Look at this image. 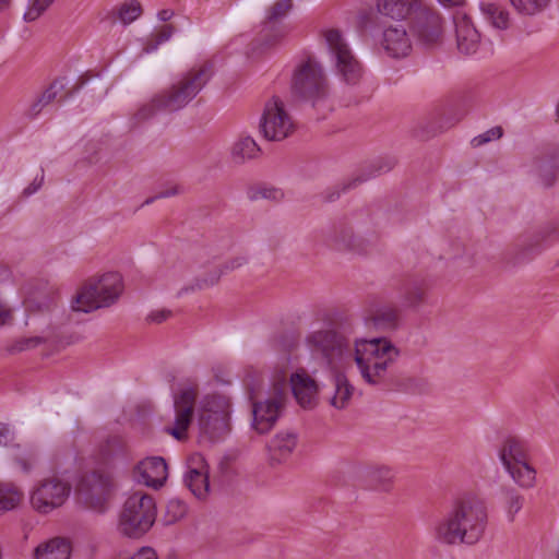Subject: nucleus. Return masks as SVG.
<instances>
[{
	"mask_svg": "<svg viewBox=\"0 0 559 559\" xmlns=\"http://www.w3.org/2000/svg\"><path fill=\"white\" fill-rule=\"evenodd\" d=\"M130 559H158V556L153 548L142 547Z\"/></svg>",
	"mask_w": 559,
	"mask_h": 559,
	"instance_id": "52",
	"label": "nucleus"
},
{
	"mask_svg": "<svg viewBox=\"0 0 559 559\" xmlns=\"http://www.w3.org/2000/svg\"><path fill=\"white\" fill-rule=\"evenodd\" d=\"M174 12L171 10H162L158 12V19L163 22H166L171 19Z\"/></svg>",
	"mask_w": 559,
	"mask_h": 559,
	"instance_id": "58",
	"label": "nucleus"
},
{
	"mask_svg": "<svg viewBox=\"0 0 559 559\" xmlns=\"http://www.w3.org/2000/svg\"><path fill=\"white\" fill-rule=\"evenodd\" d=\"M44 183V170L41 169V175L40 177H36L24 190H23V195L24 197H29L34 193H36L43 186Z\"/></svg>",
	"mask_w": 559,
	"mask_h": 559,
	"instance_id": "51",
	"label": "nucleus"
},
{
	"mask_svg": "<svg viewBox=\"0 0 559 559\" xmlns=\"http://www.w3.org/2000/svg\"><path fill=\"white\" fill-rule=\"evenodd\" d=\"M71 486L58 477L40 480L31 493L32 508L41 514H47L60 508L68 499Z\"/></svg>",
	"mask_w": 559,
	"mask_h": 559,
	"instance_id": "11",
	"label": "nucleus"
},
{
	"mask_svg": "<svg viewBox=\"0 0 559 559\" xmlns=\"http://www.w3.org/2000/svg\"><path fill=\"white\" fill-rule=\"evenodd\" d=\"M290 389L301 407H312L316 404L318 385L307 373H293L290 377Z\"/></svg>",
	"mask_w": 559,
	"mask_h": 559,
	"instance_id": "23",
	"label": "nucleus"
},
{
	"mask_svg": "<svg viewBox=\"0 0 559 559\" xmlns=\"http://www.w3.org/2000/svg\"><path fill=\"white\" fill-rule=\"evenodd\" d=\"M503 134V130L501 127L497 126V127H493L487 131H485L484 133L475 136L473 140H472V145L474 147H478V146H481L492 140H498L502 136Z\"/></svg>",
	"mask_w": 559,
	"mask_h": 559,
	"instance_id": "49",
	"label": "nucleus"
},
{
	"mask_svg": "<svg viewBox=\"0 0 559 559\" xmlns=\"http://www.w3.org/2000/svg\"><path fill=\"white\" fill-rule=\"evenodd\" d=\"M374 173L376 171H373V170L369 171L368 174L366 171H362V173L356 175L355 177H353L347 182L343 183L342 188L334 187V188L328 190L323 195L324 201L325 202L335 201L336 199H338L341 197L342 192H346L349 189L356 188L358 185L367 181L369 178L374 176Z\"/></svg>",
	"mask_w": 559,
	"mask_h": 559,
	"instance_id": "39",
	"label": "nucleus"
},
{
	"mask_svg": "<svg viewBox=\"0 0 559 559\" xmlns=\"http://www.w3.org/2000/svg\"><path fill=\"white\" fill-rule=\"evenodd\" d=\"M71 547L67 539L56 537L39 545L35 550V559H69Z\"/></svg>",
	"mask_w": 559,
	"mask_h": 559,
	"instance_id": "34",
	"label": "nucleus"
},
{
	"mask_svg": "<svg viewBox=\"0 0 559 559\" xmlns=\"http://www.w3.org/2000/svg\"><path fill=\"white\" fill-rule=\"evenodd\" d=\"M14 460L23 472L28 473L37 461V454L31 449L19 451L14 455Z\"/></svg>",
	"mask_w": 559,
	"mask_h": 559,
	"instance_id": "47",
	"label": "nucleus"
},
{
	"mask_svg": "<svg viewBox=\"0 0 559 559\" xmlns=\"http://www.w3.org/2000/svg\"><path fill=\"white\" fill-rule=\"evenodd\" d=\"M558 239L559 225H550L539 231L519 238L510 251L512 263L516 265L531 261L545 247Z\"/></svg>",
	"mask_w": 559,
	"mask_h": 559,
	"instance_id": "13",
	"label": "nucleus"
},
{
	"mask_svg": "<svg viewBox=\"0 0 559 559\" xmlns=\"http://www.w3.org/2000/svg\"><path fill=\"white\" fill-rule=\"evenodd\" d=\"M10 428L4 425L0 424V444H5L10 437Z\"/></svg>",
	"mask_w": 559,
	"mask_h": 559,
	"instance_id": "56",
	"label": "nucleus"
},
{
	"mask_svg": "<svg viewBox=\"0 0 559 559\" xmlns=\"http://www.w3.org/2000/svg\"><path fill=\"white\" fill-rule=\"evenodd\" d=\"M185 484L197 498L206 497L210 487L207 465L200 454L190 457Z\"/></svg>",
	"mask_w": 559,
	"mask_h": 559,
	"instance_id": "20",
	"label": "nucleus"
},
{
	"mask_svg": "<svg viewBox=\"0 0 559 559\" xmlns=\"http://www.w3.org/2000/svg\"><path fill=\"white\" fill-rule=\"evenodd\" d=\"M288 388L289 385L284 380H280L273 383L267 396L263 400H254L250 394L252 428L257 432L266 433L274 427L285 408Z\"/></svg>",
	"mask_w": 559,
	"mask_h": 559,
	"instance_id": "8",
	"label": "nucleus"
},
{
	"mask_svg": "<svg viewBox=\"0 0 559 559\" xmlns=\"http://www.w3.org/2000/svg\"><path fill=\"white\" fill-rule=\"evenodd\" d=\"M154 499L143 492H134L124 502L119 519V531L130 538H140L146 534L156 520Z\"/></svg>",
	"mask_w": 559,
	"mask_h": 559,
	"instance_id": "6",
	"label": "nucleus"
},
{
	"mask_svg": "<svg viewBox=\"0 0 559 559\" xmlns=\"http://www.w3.org/2000/svg\"><path fill=\"white\" fill-rule=\"evenodd\" d=\"M261 148L250 135H241L231 147V158L235 164H243L259 157Z\"/></svg>",
	"mask_w": 559,
	"mask_h": 559,
	"instance_id": "33",
	"label": "nucleus"
},
{
	"mask_svg": "<svg viewBox=\"0 0 559 559\" xmlns=\"http://www.w3.org/2000/svg\"><path fill=\"white\" fill-rule=\"evenodd\" d=\"M486 524L485 503L474 496H466L453 503L451 510L435 524L432 533L435 539L444 545H473L483 536Z\"/></svg>",
	"mask_w": 559,
	"mask_h": 559,
	"instance_id": "2",
	"label": "nucleus"
},
{
	"mask_svg": "<svg viewBox=\"0 0 559 559\" xmlns=\"http://www.w3.org/2000/svg\"><path fill=\"white\" fill-rule=\"evenodd\" d=\"M198 395L197 385L183 386L173 395L175 419L173 426L166 427L165 431L177 440L187 437V430L194 418Z\"/></svg>",
	"mask_w": 559,
	"mask_h": 559,
	"instance_id": "12",
	"label": "nucleus"
},
{
	"mask_svg": "<svg viewBox=\"0 0 559 559\" xmlns=\"http://www.w3.org/2000/svg\"><path fill=\"white\" fill-rule=\"evenodd\" d=\"M130 457L129 447L120 435L105 437L95 450V460L103 465H115Z\"/></svg>",
	"mask_w": 559,
	"mask_h": 559,
	"instance_id": "17",
	"label": "nucleus"
},
{
	"mask_svg": "<svg viewBox=\"0 0 559 559\" xmlns=\"http://www.w3.org/2000/svg\"><path fill=\"white\" fill-rule=\"evenodd\" d=\"M557 120L559 121V103H558V106H557Z\"/></svg>",
	"mask_w": 559,
	"mask_h": 559,
	"instance_id": "64",
	"label": "nucleus"
},
{
	"mask_svg": "<svg viewBox=\"0 0 559 559\" xmlns=\"http://www.w3.org/2000/svg\"><path fill=\"white\" fill-rule=\"evenodd\" d=\"M11 0H0V10L9 7Z\"/></svg>",
	"mask_w": 559,
	"mask_h": 559,
	"instance_id": "61",
	"label": "nucleus"
},
{
	"mask_svg": "<svg viewBox=\"0 0 559 559\" xmlns=\"http://www.w3.org/2000/svg\"><path fill=\"white\" fill-rule=\"evenodd\" d=\"M25 306L27 309H33L34 307L38 308V310H43V308L49 309V304H45V305L35 304V301L31 298L25 300Z\"/></svg>",
	"mask_w": 559,
	"mask_h": 559,
	"instance_id": "57",
	"label": "nucleus"
},
{
	"mask_svg": "<svg viewBox=\"0 0 559 559\" xmlns=\"http://www.w3.org/2000/svg\"><path fill=\"white\" fill-rule=\"evenodd\" d=\"M140 481L148 487L158 488L167 479V464L163 457H147L139 463Z\"/></svg>",
	"mask_w": 559,
	"mask_h": 559,
	"instance_id": "22",
	"label": "nucleus"
},
{
	"mask_svg": "<svg viewBox=\"0 0 559 559\" xmlns=\"http://www.w3.org/2000/svg\"><path fill=\"white\" fill-rule=\"evenodd\" d=\"M552 181H554V176H552L551 178H549L548 180H546V182H545V183H546L547 186H549V185H551V182H552Z\"/></svg>",
	"mask_w": 559,
	"mask_h": 559,
	"instance_id": "62",
	"label": "nucleus"
},
{
	"mask_svg": "<svg viewBox=\"0 0 559 559\" xmlns=\"http://www.w3.org/2000/svg\"><path fill=\"white\" fill-rule=\"evenodd\" d=\"M421 0H378V12L395 21L409 20L418 10Z\"/></svg>",
	"mask_w": 559,
	"mask_h": 559,
	"instance_id": "25",
	"label": "nucleus"
},
{
	"mask_svg": "<svg viewBox=\"0 0 559 559\" xmlns=\"http://www.w3.org/2000/svg\"><path fill=\"white\" fill-rule=\"evenodd\" d=\"M174 28L171 25H164L154 37L148 40L143 48V51L146 53L155 51L158 46L165 41H167L173 35Z\"/></svg>",
	"mask_w": 559,
	"mask_h": 559,
	"instance_id": "46",
	"label": "nucleus"
},
{
	"mask_svg": "<svg viewBox=\"0 0 559 559\" xmlns=\"http://www.w3.org/2000/svg\"><path fill=\"white\" fill-rule=\"evenodd\" d=\"M188 511L187 504L179 499H170L166 507V521L175 523L181 520Z\"/></svg>",
	"mask_w": 559,
	"mask_h": 559,
	"instance_id": "45",
	"label": "nucleus"
},
{
	"mask_svg": "<svg viewBox=\"0 0 559 559\" xmlns=\"http://www.w3.org/2000/svg\"><path fill=\"white\" fill-rule=\"evenodd\" d=\"M13 319L12 309L0 298V328Z\"/></svg>",
	"mask_w": 559,
	"mask_h": 559,
	"instance_id": "50",
	"label": "nucleus"
},
{
	"mask_svg": "<svg viewBox=\"0 0 559 559\" xmlns=\"http://www.w3.org/2000/svg\"><path fill=\"white\" fill-rule=\"evenodd\" d=\"M411 27L418 39L425 44L436 43L441 35L440 15L423 2L409 19Z\"/></svg>",
	"mask_w": 559,
	"mask_h": 559,
	"instance_id": "16",
	"label": "nucleus"
},
{
	"mask_svg": "<svg viewBox=\"0 0 559 559\" xmlns=\"http://www.w3.org/2000/svg\"><path fill=\"white\" fill-rule=\"evenodd\" d=\"M248 259L245 255L233 257L226 262H224L222 265L215 266L213 270L209 272L207 275L197 278L191 285L182 287L178 292V296L180 297L187 293H193L195 290H201L211 287L218 283L222 275L240 269L241 266L246 265Z\"/></svg>",
	"mask_w": 559,
	"mask_h": 559,
	"instance_id": "19",
	"label": "nucleus"
},
{
	"mask_svg": "<svg viewBox=\"0 0 559 559\" xmlns=\"http://www.w3.org/2000/svg\"><path fill=\"white\" fill-rule=\"evenodd\" d=\"M325 242L330 248L337 251L365 253L371 240L356 235L352 224L344 219L332 225L325 235Z\"/></svg>",
	"mask_w": 559,
	"mask_h": 559,
	"instance_id": "15",
	"label": "nucleus"
},
{
	"mask_svg": "<svg viewBox=\"0 0 559 559\" xmlns=\"http://www.w3.org/2000/svg\"><path fill=\"white\" fill-rule=\"evenodd\" d=\"M178 193H180V188L178 186H174L169 189L160 191L155 198L156 199L169 198V197H174Z\"/></svg>",
	"mask_w": 559,
	"mask_h": 559,
	"instance_id": "54",
	"label": "nucleus"
},
{
	"mask_svg": "<svg viewBox=\"0 0 559 559\" xmlns=\"http://www.w3.org/2000/svg\"><path fill=\"white\" fill-rule=\"evenodd\" d=\"M67 87V82L64 78L56 79L38 97L36 102H34L29 108V112L33 116H37L45 106L49 105L53 100L57 99L58 95L61 92H64Z\"/></svg>",
	"mask_w": 559,
	"mask_h": 559,
	"instance_id": "36",
	"label": "nucleus"
},
{
	"mask_svg": "<svg viewBox=\"0 0 559 559\" xmlns=\"http://www.w3.org/2000/svg\"><path fill=\"white\" fill-rule=\"evenodd\" d=\"M333 374L334 394L331 397V405L335 408H345L355 391L353 384H350L344 370H330Z\"/></svg>",
	"mask_w": 559,
	"mask_h": 559,
	"instance_id": "30",
	"label": "nucleus"
},
{
	"mask_svg": "<svg viewBox=\"0 0 559 559\" xmlns=\"http://www.w3.org/2000/svg\"><path fill=\"white\" fill-rule=\"evenodd\" d=\"M170 316H171L170 310L163 309V310H157V311L151 312V314L148 316V320L154 323H162L165 320H167Z\"/></svg>",
	"mask_w": 559,
	"mask_h": 559,
	"instance_id": "53",
	"label": "nucleus"
},
{
	"mask_svg": "<svg viewBox=\"0 0 559 559\" xmlns=\"http://www.w3.org/2000/svg\"><path fill=\"white\" fill-rule=\"evenodd\" d=\"M293 8V0H278L267 11L266 23L274 24L283 20Z\"/></svg>",
	"mask_w": 559,
	"mask_h": 559,
	"instance_id": "43",
	"label": "nucleus"
},
{
	"mask_svg": "<svg viewBox=\"0 0 559 559\" xmlns=\"http://www.w3.org/2000/svg\"><path fill=\"white\" fill-rule=\"evenodd\" d=\"M400 323V311L390 305L379 306L369 310L365 317V324L378 331H394Z\"/></svg>",
	"mask_w": 559,
	"mask_h": 559,
	"instance_id": "24",
	"label": "nucleus"
},
{
	"mask_svg": "<svg viewBox=\"0 0 559 559\" xmlns=\"http://www.w3.org/2000/svg\"><path fill=\"white\" fill-rule=\"evenodd\" d=\"M440 3L444 4V5H449V7H452V5H460L462 4V1L463 0H438Z\"/></svg>",
	"mask_w": 559,
	"mask_h": 559,
	"instance_id": "59",
	"label": "nucleus"
},
{
	"mask_svg": "<svg viewBox=\"0 0 559 559\" xmlns=\"http://www.w3.org/2000/svg\"><path fill=\"white\" fill-rule=\"evenodd\" d=\"M288 388L289 385L284 380H280L273 383L267 396L263 400H254L250 394L252 428L257 432L266 433L274 427L285 408Z\"/></svg>",
	"mask_w": 559,
	"mask_h": 559,
	"instance_id": "7",
	"label": "nucleus"
},
{
	"mask_svg": "<svg viewBox=\"0 0 559 559\" xmlns=\"http://www.w3.org/2000/svg\"><path fill=\"white\" fill-rule=\"evenodd\" d=\"M122 278L118 273H106L88 281L75 296L72 309L91 312L115 304L122 293Z\"/></svg>",
	"mask_w": 559,
	"mask_h": 559,
	"instance_id": "5",
	"label": "nucleus"
},
{
	"mask_svg": "<svg viewBox=\"0 0 559 559\" xmlns=\"http://www.w3.org/2000/svg\"><path fill=\"white\" fill-rule=\"evenodd\" d=\"M427 283L421 278L406 281L400 288V297L404 307L417 308L426 301Z\"/></svg>",
	"mask_w": 559,
	"mask_h": 559,
	"instance_id": "28",
	"label": "nucleus"
},
{
	"mask_svg": "<svg viewBox=\"0 0 559 559\" xmlns=\"http://www.w3.org/2000/svg\"><path fill=\"white\" fill-rule=\"evenodd\" d=\"M110 487L109 476L93 472L82 477L78 490L90 509L103 512L106 509Z\"/></svg>",
	"mask_w": 559,
	"mask_h": 559,
	"instance_id": "14",
	"label": "nucleus"
},
{
	"mask_svg": "<svg viewBox=\"0 0 559 559\" xmlns=\"http://www.w3.org/2000/svg\"><path fill=\"white\" fill-rule=\"evenodd\" d=\"M247 197L250 201L253 202L259 200L280 202L284 198V192L280 188L266 185H257L248 189Z\"/></svg>",
	"mask_w": 559,
	"mask_h": 559,
	"instance_id": "38",
	"label": "nucleus"
},
{
	"mask_svg": "<svg viewBox=\"0 0 559 559\" xmlns=\"http://www.w3.org/2000/svg\"><path fill=\"white\" fill-rule=\"evenodd\" d=\"M46 342V337L44 336H24L21 338L15 340L11 346L9 347V350L11 353H21L25 350H29L33 348H36L40 344Z\"/></svg>",
	"mask_w": 559,
	"mask_h": 559,
	"instance_id": "44",
	"label": "nucleus"
},
{
	"mask_svg": "<svg viewBox=\"0 0 559 559\" xmlns=\"http://www.w3.org/2000/svg\"><path fill=\"white\" fill-rule=\"evenodd\" d=\"M79 81L80 82H78L74 86H72L71 88L66 91L63 99H68L70 97H72L75 93H78L80 91V88L84 85L85 81L82 79H80Z\"/></svg>",
	"mask_w": 559,
	"mask_h": 559,
	"instance_id": "55",
	"label": "nucleus"
},
{
	"mask_svg": "<svg viewBox=\"0 0 559 559\" xmlns=\"http://www.w3.org/2000/svg\"><path fill=\"white\" fill-rule=\"evenodd\" d=\"M52 2L53 0H31L24 19L28 22L35 21Z\"/></svg>",
	"mask_w": 559,
	"mask_h": 559,
	"instance_id": "48",
	"label": "nucleus"
},
{
	"mask_svg": "<svg viewBox=\"0 0 559 559\" xmlns=\"http://www.w3.org/2000/svg\"><path fill=\"white\" fill-rule=\"evenodd\" d=\"M483 19L496 29L506 31L511 25L510 12L499 3L484 0L479 3Z\"/></svg>",
	"mask_w": 559,
	"mask_h": 559,
	"instance_id": "26",
	"label": "nucleus"
},
{
	"mask_svg": "<svg viewBox=\"0 0 559 559\" xmlns=\"http://www.w3.org/2000/svg\"><path fill=\"white\" fill-rule=\"evenodd\" d=\"M512 7L522 15H536L543 12L550 0H510Z\"/></svg>",
	"mask_w": 559,
	"mask_h": 559,
	"instance_id": "40",
	"label": "nucleus"
},
{
	"mask_svg": "<svg viewBox=\"0 0 559 559\" xmlns=\"http://www.w3.org/2000/svg\"><path fill=\"white\" fill-rule=\"evenodd\" d=\"M292 93L314 108L326 104L330 84L319 61L309 57L296 67L292 79Z\"/></svg>",
	"mask_w": 559,
	"mask_h": 559,
	"instance_id": "4",
	"label": "nucleus"
},
{
	"mask_svg": "<svg viewBox=\"0 0 559 559\" xmlns=\"http://www.w3.org/2000/svg\"><path fill=\"white\" fill-rule=\"evenodd\" d=\"M350 319H341L311 331L305 343L311 355L329 370H345L356 364L361 379L369 385H383L401 350L386 337H358Z\"/></svg>",
	"mask_w": 559,
	"mask_h": 559,
	"instance_id": "1",
	"label": "nucleus"
},
{
	"mask_svg": "<svg viewBox=\"0 0 559 559\" xmlns=\"http://www.w3.org/2000/svg\"><path fill=\"white\" fill-rule=\"evenodd\" d=\"M23 492L12 484H0V514L15 509L22 501Z\"/></svg>",
	"mask_w": 559,
	"mask_h": 559,
	"instance_id": "37",
	"label": "nucleus"
},
{
	"mask_svg": "<svg viewBox=\"0 0 559 559\" xmlns=\"http://www.w3.org/2000/svg\"><path fill=\"white\" fill-rule=\"evenodd\" d=\"M503 502L510 521L514 520L515 514L522 509L524 498L514 488H503Z\"/></svg>",
	"mask_w": 559,
	"mask_h": 559,
	"instance_id": "41",
	"label": "nucleus"
},
{
	"mask_svg": "<svg viewBox=\"0 0 559 559\" xmlns=\"http://www.w3.org/2000/svg\"><path fill=\"white\" fill-rule=\"evenodd\" d=\"M381 47L392 58L406 57L412 50V41L406 28L401 25H390L383 29Z\"/></svg>",
	"mask_w": 559,
	"mask_h": 559,
	"instance_id": "18",
	"label": "nucleus"
},
{
	"mask_svg": "<svg viewBox=\"0 0 559 559\" xmlns=\"http://www.w3.org/2000/svg\"><path fill=\"white\" fill-rule=\"evenodd\" d=\"M527 457L526 442L516 437L507 438L499 450V459L504 467L526 461Z\"/></svg>",
	"mask_w": 559,
	"mask_h": 559,
	"instance_id": "27",
	"label": "nucleus"
},
{
	"mask_svg": "<svg viewBox=\"0 0 559 559\" xmlns=\"http://www.w3.org/2000/svg\"><path fill=\"white\" fill-rule=\"evenodd\" d=\"M213 75L210 62L181 73L171 85L142 104L133 115L134 124L150 120L158 112H175L185 108L204 88Z\"/></svg>",
	"mask_w": 559,
	"mask_h": 559,
	"instance_id": "3",
	"label": "nucleus"
},
{
	"mask_svg": "<svg viewBox=\"0 0 559 559\" xmlns=\"http://www.w3.org/2000/svg\"><path fill=\"white\" fill-rule=\"evenodd\" d=\"M297 445V435L294 432H278L270 442L271 459L275 462L286 460Z\"/></svg>",
	"mask_w": 559,
	"mask_h": 559,
	"instance_id": "31",
	"label": "nucleus"
},
{
	"mask_svg": "<svg viewBox=\"0 0 559 559\" xmlns=\"http://www.w3.org/2000/svg\"><path fill=\"white\" fill-rule=\"evenodd\" d=\"M9 277V270L3 266V265H0V283L3 282L4 280H7Z\"/></svg>",
	"mask_w": 559,
	"mask_h": 559,
	"instance_id": "60",
	"label": "nucleus"
},
{
	"mask_svg": "<svg viewBox=\"0 0 559 559\" xmlns=\"http://www.w3.org/2000/svg\"><path fill=\"white\" fill-rule=\"evenodd\" d=\"M199 426L204 435L215 439L226 430L227 421L222 412H210L204 407L199 416Z\"/></svg>",
	"mask_w": 559,
	"mask_h": 559,
	"instance_id": "32",
	"label": "nucleus"
},
{
	"mask_svg": "<svg viewBox=\"0 0 559 559\" xmlns=\"http://www.w3.org/2000/svg\"><path fill=\"white\" fill-rule=\"evenodd\" d=\"M142 13V8L139 1L131 0L124 2L118 10V17L124 24L128 25L135 21Z\"/></svg>",
	"mask_w": 559,
	"mask_h": 559,
	"instance_id": "42",
	"label": "nucleus"
},
{
	"mask_svg": "<svg viewBox=\"0 0 559 559\" xmlns=\"http://www.w3.org/2000/svg\"><path fill=\"white\" fill-rule=\"evenodd\" d=\"M456 45L460 52L464 55L475 53L480 45V34L466 15L454 17Z\"/></svg>",
	"mask_w": 559,
	"mask_h": 559,
	"instance_id": "21",
	"label": "nucleus"
},
{
	"mask_svg": "<svg viewBox=\"0 0 559 559\" xmlns=\"http://www.w3.org/2000/svg\"><path fill=\"white\" fill-rule=\"evenodd\" d=\"M324 38L329 47L336 74L348 85H356L364 75V68L354 56L342 34L337 29H328Z\"/></svg>",
	"mask_w": 559,
	"mask_h": 559,
	"instance_id": "9",
	"label": "nucleus"
},
{
	"mask_svg": "<svg viewBox=\"0 0 559 559\" xmlns=\"http://www.w3.org/2000/svg\"><path fill=\"white\" fill-rule=\"evenodd\" d=\"M214 399H215L214 396H206L205 401H206V403H209L210 400H214Z\"/></svg>",
	"mask_w": 559,
	"mask_h": 559,
	"instance_id": "63",
	"label": "nucleus"
},
{
	"mask_svg": "<svg viewBox=\"0 0 559 559\" xmlns=\"http://www.w3.org/2000/svg\"><path fill=\"white\" fill-rule=\"evenodd\" d=\"M512 479L522 488L530 489L536 483V469L526 461L504 467Z\"/></svg>",
	"mask_w": 559,
	"mask_h": 559,
	"instance_id": "35",
	"label": "nucleus"
},
{
	"mask_svg": "<svg viewBox=\"0 0 559 559\" xmlns=\"http://www.w3.org/2000/svg\"><path fill=\"white\" fill-rule=\"evenodd\" d=\"M362 478L366 486L370 489L380 491H390L393 484L394 474L386 466H371L362 471Z\"/></svg>",
	"mask_w": 559,
	"mask_h": 559,
	"instance_id": "29",
	"label": "nucleus"
},
{
	"mask_svg": "<svg viewBox=\"0 0 559 559\" xmlns=\"http://www.w3.org/2000/svg\"><path fill=\"white\" fill-rule=\"evenodd\" d=\"M259 130L267 141H283L294 133L295 122L278 96L265 102Z\"/></svg>",
	"mask_w": 559,
	"mask_h": 559,
	"instance_id": "10",
	"label": "nucleus"
}]
</instances>
